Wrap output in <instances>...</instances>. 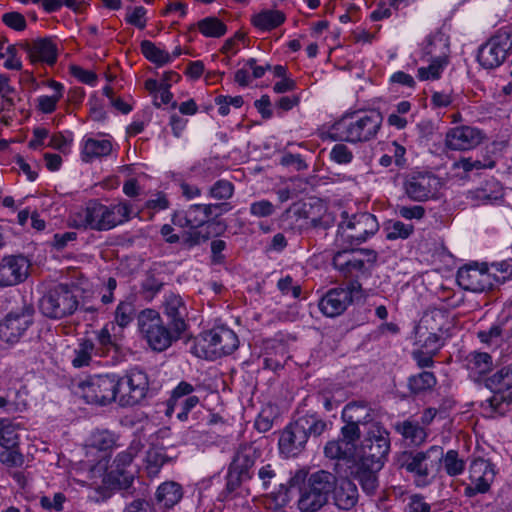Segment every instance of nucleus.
<instances>
[{
	"instance_id": "nucleus-1",
	"label": "nucleus",
	"mask_w": 512,
	"mask_h": 512,
	"mask_svg": "<svg viewBox=\"0 0 512 512\" xmlns=\"http://www.w3.org/2000/svg\"><path fill=\"white\" fill-rule=\"evenodd\" d=\"M131 213L132 205L127 201L107 206L94 200L71 216L70 225L77 229L108 231L127 222Z\"/></svg>"
},
{
	"instance_id": "nucleus-2",
	"label": "nucleus",
	"mask_w": 512,
	"mask_h": 512,
	"mask_svg": "<svg viewBox=\"0 0 512 512\" xmlns=\"http://www.w3.org/2000/svg\"><path fill=\"white\" fill-rule=\"evenodd\" d=\"M394 465L414 479L418 487L429 485L442 467V447L433 445L426 450L406 449L394 456Z\"/></svg>"
},
{
	"instance_id": "nucleus-3",
	"label": "nucleus",
	"mask_w": 512,
	"mask_h": 512,
	"mask_svg": "<svg viewBox=\"0 0 512 512\" xmlns=\"http://www.w3.org/2000/svg\"><path fill=\"white\" fill-rule=\"evenodd\" d=\"M383 116L379 110L347 112L335 123L339 139L348 143H365L375 139L381 129Z\"/></svg>"
},
{
	"instance_id": "nucleus-4",
	"label": "nucleus",
	"mask_w": 512,
	"mask_h": 512,
	"mask_svg": "<svg viewBox=\"0 0 512 512\" xmlns=\"http://www.w3.org/2000/svg\"><path fill=\"white\" fill-rule=\"evenodd\" d=\"M333 483L334 474L326 470H318L308 475L298 487V510L319 512L329 503Z\"/></svg>"
},
{
	"instance_id": "nucleus-5",
	"label": "nucleus",
	"mask_w": 512,
	"mask_h": 512,
	"mask_svg": "<svg viewBox=\"0 0 512 512\" xmlns=\"http://www.w3.org/2000/svg\"><path fill=\"white\" fill-rule=\"evenodd\" d=\"M140 337L154 352L166 351L182 337L167 325L161 314L154 309H144L136 317Z\"/></svg>"
},
{
	"instance_id": "nucleus-6",
	"label": "nucleus",
	"mask_w": 512,
	"mask_h": 512,
	"mask_svg": "<svg viewBox=\"0 0 512 512\" xmlns=\"http://www.w3.org/2000/svg\"><path fill=\"white\" fill-rule=\"evenodd\" d=\"M79 308L75 289L68 284H58L49 289L38 301L40 313L53 320L73 315Z\"/></svg>"
},
{
	"instance_id": "nucleus-7",
	"label": "nucleus",
	"mask_w": 512,
	"mask_h": 512,
	"mask_svg": "<svg viewBox=\"0 0 512 512\" xmlns=\"http://www.w3.org/2000/svg\"><path fill=\"white\" fill-rule=\"evenodd\" d=\"M376 261L374 250L343 249L334 254L332 265L342 277L353 280L368 277Z\"/></svg>"
},
{
	"instance_id": "nucleus-8",
	"label": "nucleus",
	"mask_w": 512,
	"mask_h": 512,
	"mask_svg": "<svg viewBox=\"0 0 512 512\" xmlns=\"http://www.w3.org/2000/svg\"><path fill=\"white\" fill-rule=\"evenodd\" d=\"M343 220L338 226V233L343 242L353 246L360 245L374 235L379 224L376 217L368 212L359 213L348 217L346 211L342 212Z\"/></svg>"
},
{
	"instance_id": "nucleus-9",
	"label": "nucleus",
	"mask_w": 512,
	"mask_h": 512,
	"mask_svg": "<svg viewBox=\"0 0 512 512\" xmlns=\"http://www.w3.org/2000/svg\"><path fill=\"white\" fill-rule=\"evenodd\" d=\"M118 374H99L79 384L81 396L88 404L107 405L116 402Z\"/></svg>"
},
{
	"instance_id": "nucleus-10",
	"label": "nucleus",
	"mask_w": 512,
	"mask_h": 512,
	"mask_svg": "<svg viewBox=\"0 0 512 512\" xmlns=\"http://www.w3.org/2000/svg\"><path fill=\"white\" fill-rule=\"evenodd\" d=\"M135 454L130 451L120 452L113 461L111 469L105 476V482L113 487L123 491V496H134L133 487L135 472L130 469Z\"/></svg>"
},
{
	"instance_id": "nucleus-11",
	"label": "nucleus",
	"mask_w": 512,
	"mask_h": 512,
	"mask_svg": "<svg viewBox=\"0 0 512 512\" xmlns=\"http://www.w3.org/2000/svg\"><path fill=\"white\" fill-rule=\"evenodd\" d=\"M34 307L24 304L21 308L9 312L0 321V340L6 343H17L33 324Z\"/></svg>"
},
{
	"instance_id": "nucleus-12",
	"label": "nucleus",
	"mask_w": 512,
	"mask_h": 512,
	"mask_svg": "<svg viewBox=\"0 0 512 512\" xmlns=\"http://www.w3.org/2000/svg\"><path fill=\"white\" fill-rule=\"evenodd\" d=\"M390 433L382 424H371L361 443V457L385 464L390 452Z\"/></svg>"
},
{
	"instance_id": "nucleus-13",
	"label": "nucleus",
	"mask_w": 512,
	"mask_h": 512,
	"mask_svg": "<svg viewBox=\"0 0 512 512\" xmlns=\"http://www.w3.org/2000/svg\"><path fill=\"white\" fill-rule=\"evenodd\" d=\"M403 188L409 199L423 202L437 194L440 180L429 172H414L406 176Z\"/></svg>"
},
{
	"instance_id": "nucleus-14",
	"label": "nucleus",
	"mask_w": 512,
	"mask_h": 512,
	"mask_svg": "<svg viewBox=\"0 0 512 512\" xmlns=\"http://www.w3.org/2000/svg\"><path fill=\"white\" fill-rule=\"evenodd\" d=\"M361 291V285L357 281L351 282L346 287L330 289L319 301V309L328 317L341 315L353 302V294Z\"/></svg>"
},
{
	"instance_id": "nucleus-15",
	"label": "nucleus",
	"mask_w": 512,
	"mask_h": 512,
	"mask_svg": "<svg viewBox=\"0 0 512 512\" xmlns=\"http://www.w3.org/2000/svg\"><path fill=\"white\" fill-rule=\"evenodd\" d=\"M496 476L495 465L488 459L476 458L469 466L470 484L464 489V495L474 497L490 490Z\"/></svg>"
},
{
	"instance_id": "nucleus-16",
	"label": "nucleus",
	"mask_w": 512,
	"mask_h": 512,
	"mask_svg": "<svg viewBox=\"0 0 512 512\" xmlns=\"http://www.w3.org/2000/svg\"><path fill=\"white\" fill-rule=\"evenodd\" d=\"M162 309L165 323L183 337L189 328V310L185 300L179 294L168 293L164 296Z\"/></svg>"
},
{
	"instance_id": "nucleus-17",
	"label": "nucleus",
	"mask_w": 512,
	"mask_h": 512,
	"mask_svg": "<svg viewBox=\"0 0 512 512\" xmlns=\"http://www.w3.org/2000/svg\"><path fill=\"white\" fill-rule=\"evenodd\" d=\"M496 273H490L486 266L467 265L457 272V282L461 288L467 291L482 293L493 290L495 287Z\"/></svg>"
},
{
	"instance_id": "nucleus-18",
	"label": "nucleus",
	"mask_w": 512,
	"mask_h": 512,
	"mask_svg": "<svg viewBox=\"0 0 512 512\" xmlns=\"http://www.w3.org/2000/svg\"><path fill=\"white\" fill-rule=\"evenodd\" d=\"M203 341L214 358L231 354L239 345L236 333L225 326H217L205 332Z\"/></svg>"
},
{
	"instance_id": "nucleus-19",
	"label": "nucleus",
	"mask_w": 512,
	"mask_h": 512,
	"mask_svg": "<svg viewBox=\"0 0 512 512\" xmlns=\"http://www.w3.org/2000/svg\"><path fill=\"white\" fill-rule=\"evenodd\" d=\"M508 38L507 34L497 33L483 44L477 55L479 64L486 69H494L500 66L507 56Z\"/></svg>"
},
{
	"instance_id": "nucleus-20",
	"label": "nucleus",
	"mask_w": 512,
	"mask_h": 512,
	"mask_svg": "<svg viewBox=\"0 0 512 512\" xmlns=\"http://www.w3.org/2000/svg\"><path fill=\"white\" fill-rule=\"evenodd\" d=\"M29 262L22 255L5 256L0 261V287L14 286L28 276Z\"/></svg>"
},
{
	"instance_id": "nucleus-21",
	"label": "nucleus",
	"mask_w": 512,
	"mask_h": 512,
	"mask_svg": "<svg viewBox=\"0 0 512 512\" xmlns=\"http://www.w3.org/2000/svg\"><path fill=\"white\" fill-rule=\"evenodd\" d=\"M383 467L384 465L377 461H367L360 456L354 461L351 474L359 482L365 493L373 495L379 486L378 473Z\"/></svg>"
},
{
	"instance_id": "nucleus-22",
	"label": "nucleus",
	"mask_w": 512,
	"mask_h": 512,
	"mask_svg": "<svg viewBox=\"0 0 512 512\" xmlns=\"http://www.w3.org/2000/svg\"><path fill=\"white\" fill-rule=\"evenodd\" d=\"M484 139L483 132L472 126L462 125L450 129L446 133L445 143L451 150H470L478 146Z\"/></svg>"
},
{
	"instance_id": "nucleus-23",
	"label": "nucleus",
	"mask_w": 512,
	"mask_h": 512,
	"mask_svg": "<svg viewBox=\"0 0 512 512\" xmlns=\"http://www.w3.org/2000/svg\"><path fill=\"white\" fill-rule=\"evenodd\" d=\"M451 327L449 313L445 309L431 308L428 309L420 319L419 324L415 327V334L425 336L427 333L435 335L437 333L444 334Z\"/></svg>"
},
{
	"instance_id": "nucleus-24",
	"label": "nucleus",
	"mask_w": 512,
	"mask_h": 512,
	"mask_svg": "<svg viewBox=\"0 0 512 512\" xmlns=\"http://www.w3.org/2000/svg\"><path fill=\"white\" fill-rule=\"evenodd\" d=\"M18 46L24 50L32 63L45 62L53 65L57 61L56 45L48 38H41L29 43L21 42Z\"/></svg>"
},
{
	"instance_id": "nucleus-25",
	"label": "nucleus",
	"mask_w": 512,
	"mask_h": 512,
	"mask_svg": "<svg viewBox=\"0 0 512 512\" xmlns=\"http://www.w3.org/2000/svg\"><path fill=\"white\" fill-rule=\"evenodd\" d=\"M334 488L331 491L334 505L344 511L354 508L359 500L358 488L354 482L345 478L338 482L334 475Z\"/></svg>"
},
{
	"instance_id": "nucleus-26",
	"label": "nucleus",
	"mask_w": 512,
	"mask_h": 512,
	"mask_svg": "<svg viewBox=\"0 0 512 512\" xmlns=\"http://www.w3.org/2000/svg\"><path fill=\"white\" fill-rule=\"evenodd\" d=\"M307 441L306 434H303L297 424L292 422L281 433L279 450L287 457H295L305 449Z\"/></svg>"
},
{
	"instance_id": "nucleus-27",
	"label": "nucleus",
	"mask_w": 512,
	"mask_h": 512,
	"mask_svg": "<svg viewBox=\"0 0 512 512\" xmlns=\"http://www.w3.org/2000/svg\"><path fill=\"white\" fill-rule=\"evenodd\" d=\"M125 376L128 390L123 402L137 405L146 397L149 390L148 375L138 368H133L127 371Z\"/></svg>"
},
{
	"instance_id": "nucleus-28",
	"label": "nucleus",
	"mask_w": 512,
	"mask_h": 512,
	"mask_svg": "<svg viewBox=\"0 0 512 512\" xmlns=\"http://www.w3.org/2000/svg\"><path fill=\"white\" fill-rule=\"evenodd\" d=\"M260 457L261 449L257 441L244 442L238 446L230 465L253 476L252 468Z\"/></svg>"
},
{
	"instance_id": "nucleus-29",
	"label": "nucleus",
	"mask_w": 512,
	"mask_h": 512,
	"mask_svg": "<svg viewBox=\"0 0 512 512\" xmlns=\"http://www.w3.org/2000/svg\"><path fill=\"white\" fill-rule=\"evenodd\" d=\"M304 213L307 229L315 233H324L332 228L336 221L333 213L320 203L316 206L310 205L309 209H306V205H304Z\"/></svg>"
},
{
	"instance_id": "nucleus-30",
	"label": "nucleus",
	"mask_w": 512,
	"mask_h": 512,
	"mask_svg": "<svg viewBox=\"0 0 512 512\" xmlns=\"http://www.w3.org/2000/svg\"><path fill=\"white\" fill-rule=\"evenodd\" d=\"M343 422H352L367 429L371 424H381L374 421L373 409L365 402L348 403L342 411Z\"/></svg>"
},
{
	"instance_id": "nucleus-31",
	"label": "nucleus",
	"mask_w": 512,
	"mask_h": 512,
	"mask_svg": "<svg viewBox=\"0 0 512 512\" xmlns=\"http://www.w3.org/2000/svg\"><path fill=\"white\" fill-rule=\"evenodd\" d=\"M183 498V488L175 481L161 483L155 492V504L161 510H170Z\"/></svg>"
},
{
	"instance_id": "nucleus-32",
	"label": "nucleus",
	"mask_w": 512,
	"mask_h": 512,
	"mask_svg": "<svg viewBox=\"0 0 512 512\" xmlns=\"http://www.w3.org/2000/svg\"><path fill=\"white\" fill-rule=\"evenodd\" d=\"M470 193L472 199L482 205L494 204L502 200L504 195L502 185L494 178L486 180Z\"/></svg>"
},
{
	"instance_id": "nucleus-33",
	"label": "nucleus",
	"mask_w": 512,
	"mask_h": 512,
	"mask_svg": "<svg viewBox=\"0 0 512 512\" xmlns=\"http://www.w3.org/2000/svg\"><path fill=\"white\" fill-rule=\"evenodd\" d=\"M356 448V445L339 437L326 443L324 454L329 459L350 462L355 457Z\"/></svg>"
},
{
	"instance_id": "nucleus-34",
	"label": "nucleus",
	"mask_w": 512,
	"mask_h": 512,
	"mask_svg": "<svg viewBox=\"0 0 512 512\" xmlns=\"http://www.w3.org/2000/svg\"><path fill=\"white\" fill-rule=\"evenodd\" d=\"M294 422L297 424L303 434H306L307 439H309V437L317 438L327 429V422L317 414H307L300 416Z\"/></svg>"
},
{
	"instance_id": "nucleus-35",
	"label": "nucleus",
	"mask_w": 512,
	"mask_h": 512,
	"mask_svg": "<svg viewBox=\"0 0 512 512\" xmlns=\"http://www.w3.org/2000/svg\"><path fill=\"white\" fill-rule=\"evenodd\" d=\"M285 14L279 10H263L252 18V24L263 31H270L284 23Z\"/></svg>"
},
{
	"instance_id": "nucleus-36",
	"label": "nucleus",
	"mask_w": 512,
	"mask_h": 512,
	"mask_svg": "<svg viewBox=\"0 0 512 512\" xmlns=\"http://www.w3.org/2000/svg\"><path fill=\"white\" fill-rule=\"evenodd\" d=\"M200 403L199 397L189 396L185 399H179L175 402H167V408L165 414L171 416L176 413V418L179 421H187L189 413L196 408Z\"/></svg>"
},
{
	"instance_id": "nucleus-37",
	"label": "nucleus",
	"mask_w": 512,
	"mask_h": 512,
	"mask_svg": "<svg viewBox=\"0 0 512 512\" xmlns=\"http://www.w3.org/2000/svg\"><path fill=\"white\" fill-rule=\"evenodd\" d=\"M112 151V144L109 140L102 139L96 140L89 138L85 141L82 150V160L84 162H91L94 158L107 156Z\"/></svg>"
},
{
	"instance_id": "nucleus-38",
	"label": "nucleus",
	"mask_w": 512,
	"mask_h": 512,
	"mask_svg": "<svg viewBox=\"0 0 512 512\" xmlns=\"http://www.w3.org/2000/svg\"><path fill=\"white\" fill-rule=\"evenodd\" d=\"M109 325L95 332V355L99 357L107 356L111 351L117 352L119 346L115 338L111 335Z\"/></svg>"
},
{
	"instance_id": "nucleus-39",
	"label": "nucleus",
	"mask_w": 512,
	"mask_h": 512,
	"mask_svg": "<svg viewBox=\"0 0 512 512\" xmlns=\"http://www.w3.org/2000/svg\"><path fill=\"white\" fill-rule=\"evenodd\" d=\"M395 430L415 446L425 442L427 433L418 423L406 420L395 424Z\"/></svg>"
},
{
	"instance_id": "nucleus-40",
	"label": "nucleus",
	"mask_w": 512,
	"mask_h": 512,
	"mask_svg": "<svg viewBox=\"0 0 512 512\" xmlns=\"http://www.w3.org/2000/svg\"><path fill=\"white\" fill-rule=\"evenodd\" d=\"M202 205L204 214L207 216L208 228L214 226L216 234H220L221 232H223L226 226L220 220H218V218L232 209L230 203L221 202L215 204Z\"/></svg>"
},
{
	"instance_id": "nucleus-41",
	"label": "nucleus",
	"mask_w": 512,
	"mask_h": 512,
	"mask_svg": "<svg viewBox=\"0 0 512 512\" xmlns=\"http://www.w3.org/2000/svg\"><path fill=\"white\" fill-rule=\"evenodd\" d=\"M437 384V378L434 373L423 371L421 373L411 375L408 378V388L411 394L419 395L427 391H431Z\"/></svg>"
},
{
	"instance_id": "nucleus-42",
	"label": "nucleus",
	"mask_w": 512,
	"mask_h": 512,
	"mask_svg": "<svg viewBox=\"0 0 512 512\" xmlns=\"http://www.w3.org/2000/svg\"><path fill=\"white\" fill-rule=\"evenodd\" d=\"M466 365L471 373L483 375L492 370L493 360L486 352H470L466 357Z\"/></svg>"
},
{
	"instance_id": "nucleus-43",
	"label": "nucleus",
	"mask_w": 512,
	"mask_h": 512,
	"mask_svg": "<svg viewBox=\"0 0 512 512\" xmlns=\"http://www.w3.org/2000/svg\"><path fill=\"white\" fill-rule=\"evenodd\" d=\"M141 52L149 61L163 66L171 62V56L165 50L158 48L153 42L149 40H143L140 44Z\"/></svg>"
},
{
	"instance_id": "nucleus-44",
	"label": "nucleus",
	"mask_w": 512,
	"mask_h": 512,
	"mask_svg": "<svg viewBox=\"0 0 512 512\" xmlns=\"http://www.w3.org/2000/svg\"><path fill=\"white\" fill-rule=\"evenodd\" d=\"M92 355H95L94 341L82 339L77 349H75V357L72 359V365L75 368L88 366L91 362Z\"/></svg>"
},
{
	"instance_id": "nucleus-45",
	"label": "nucleus",
	"mask_w": 512,
	"mask_h": 512,
	"mask_svg": "<svg viewBox=\"0 0 512 512\" xmlns=\"http://www.w3.org/2000/svg\"><path fill=\"white\" fill-rule=\"evenodd\" d=\"M442 465L450 477L460 475L465 469V461L459 457L458 451L453 449L446 453L442 449Z\"/></svg>"
},
{
	"instance_id": "nucleus-46",
	"label": "nucleus",
	"mask_w": 512,
	"mask_h": 512,
	"mask_svg": "<svg viewBox=\"0 0 512 512\" xmlns=\"http://www.w3.org/2000/svg\"><path fill=\"white\" fill-rule=\"evenodd\" d=\"M447 62L445 54L433 57L428 67H421L418 69V78L422 81L439 79L444 67L447 65Z\"/></svg>"
},
{
	"instance_id": "nucleus-47",
	"label": "nucleus",
	"mask_w": 512,
	"mask_h": 512,
	"mask_svg": "<svg viewBox=\"0 0 512 512\" xmlns=\"http://www.w3.org/2000/svg\"><path fill=\"white\" fill-rule=\"evenodd\" d=\"M485 387L491 392H506L512 387V381L509 377L508 370L505 367L498 370L492 376L485 380Z\"/></svg>"
},
{
	"instance_id": "nucleus-48",
	"label": "nucleus",
	"mask_w": 512,
	"mask_h": 512,
	"mask_svg": "<svg viewBox=\"0 0 512 512\" xmlns=\"http://www.w3.org/2000/svg\"><path fill=\"white\" fill-rule=\"evenodd\" d=\"M197 26L205 37L219 38L227 31L226 25L216 17H206L200 20Z\"/></svg>"
},
{
	"instance_id": "nucleus-49",
	"label": "nucleus",
	"mask_w": 512,
	"mask_h": 512,
	"mask_svg": "<svg viewBox=\"0 0 512 512\" xmlns=\"http://www.w3.org/2000/svg\"><path fill=\"white\" fill-rule=\"evenodd\" d=\"M252 476L242 472L241 470L229 465L226 476V487L223 493L226 497L236 492L243 482L250 480Z\"/></svg>"
},
{
	"instance_id": "nucleus-50",
	"label": "nucleus",
	"mask_w": 512,
	"mask_h": 512,
	"mask_svg": "<svg viewBox=\"0 0 512 512\" xmlns=\"http://www.w3.org/2000/svg\"><path fill=\"white\" fill-rule=\"evenodd\" d=\"M169 460L165 449L162 447H152L147 451L146 462L149 474L156 475L160 468Z\"/></svg>"
},
{
	"instance_id": "nucleus-51",
	"label": "nucleus",
	"mask_w": 512,
	"mask_h": 512,
	"mask_svg": "<svg viewBox=\"0 0 512 512\" xmlns=\"http://www.w3.org/2000/svg\"><path fill=\"white\" fill-rule=\"evenodd\" d=\"M135 317V307L130 301H120L114 313L115 323L121 327H127Z\"/></svg>"
},
{
	"instance_id": "nucleus-52",
	"label": "nucleus",
	"mask_w": 512,
	"mask_h": 512,
	"mask_svg": "<svg viewBox=\"0 0 512 512\" xmlns=\"http://www.w3.org/2000/svg\"><path fill=\"white\" fill-rule=\"evenodd\" d=\"M186 223H189L191 229H197L203 225H208L207 216L204 214L202 204H193L186 211Z\"/></svg>"
},
{
	"instance_id": "nucleus-53",
	"label": "nucleus",
	"mask_w": 512,
	"mask_h": 512,
	"mask_svg": "<svg viewBox=\"0 0 512 512\" xmlns=\"http://www.w3.org/2000/svg\"><path fill=\"white\" fill-rule=\"evenodd\" d=\"M0 446L13 448L19 446V434L16 425L6 419L5 425L0 432Z\"/></svg>"
},
{
	"instance_id": "nucleus-54",
	"label": "nucleus",
	"mask_w": 512,
	"mask_h": 512,
	"mask_svg": "<svg viewBox=\"0 0 512 512\" xmlns=\"http://www.w3.org/2000/svg\"><path fill=\"white\" fill-rule=\"evenodd\" d=\"M234 185L228 180H218L209 188V196L216 200H227L233 196Z\"/></svg>"
},
{
	"instance_id": "nucleus-55",
	"label": "nucleus",
	"mask_w": 512,
	"mask_h": 512,
	"mask_svg": "<svg viewBox=\"0 0 512 512\" xmlns=\"http://www.w3.org/2000/svg\"><path fill=\"white\" fill-rule=\"evenodd\" d=\"M443 335L444 334L440 333H437L435 335L427 333L425 336L415 334V338L416 342L421 345V348L429 352H432V354H436L443 345Z\"/></svg>"
},
{
	"instance_id": "nucleus-56",
	"label": "nucleus",
	"mask_w": 512,
	"mask_h": 512,
	"mask_svg": "<svg viewBox=\"0 0 512 512\" xmlns=\"http://www.w3.org/2000/svg\"><path fill=\"white\" fill-rule=\"evenodd\" d=\"M414 232L412 224H405L401 221H393L388 227L387 238L389 240L407 239Z\"/></svg>"
},
{
	"instance_id": "nucleus-57",
	"label": "nucleus",
	"mask_w": 512,
	"mask_h": 512,
	"mask_svg": "<svg viewBox=\"0 0 512 512\" xmlns=\"http://www.w3.org/2000/svg\"><path fill=\"white\" fill-rule=\"evenodd\" d=\"M0 462L7 467H20L24 464V456L19 447L4 448L0 453Z\"/></svg>"
},
{
	"instance_id": "nucleus-58",
	"label": "nucleus",
	"mask_w": 512,
	"mask_h": 512,
	"mask_svg": "<svg viewBox=\"0 0 512 512\" xmlns=\"http://www.w3.org/2000/svg\"><path fill=\"white\" fill-rule=\"evenodd\" d=\"M114 444V435L107 430L97 431L92 435V446H94L98 450H108L112 448Z\"/></svg>"
},
{
	"instance_id": "nucleus-59",
	"label": "nucleus",
	"mask_w": 512,
	"mask_h": 512,
	"mask_svg": "<svg viewBox=\"0 0 512 512\" xmlns=\"http://www.w3.org/2000/svg\"><path fill=\"white\" fill-rule=\"evenodd\" d=\"M353 157L352 151L343 143L335 144L330 151V159L338 164H348Z\"/></svg>"
},
{
	"instance_id": "nucleus-60",
	"label": "nucleus",
	"mask_w": 512,
	"mask_h": 512,
	"mask_svg": "<svg viewBox=\"0 0 512 512\" xmlns=\"http://www.w3.org/2000/svg\"><path fill=\"white\" fill-rule=\"evenodd\" d=\"M396 212L407 220H421L426 214L425 208L421 205H398Z\"/></svg>"
},
{
	"instance_id": "nucleus-61",
	"label": "nucleus",
	"mask_w": 512,
	"mask_h": 512,
	"mask_svg": "<svg viewBox=\"0 0 512 512\" xmlns=\"http://www.w3.org/2000/svg\"><path fill=\"white\" fill-rule=\"evenodd\" d=\"M278 289L283 295L291 294L294 299H297L301 295V286L294 284L293 278L287 275L281 278L277 283Z\"/></svg>"
},
{
	"instance_id": "nucleus-62",
	"label": "nucleus",
	"mask_w": 512,
	"mask_h": 512,
	"mask_svg": "<svg viewBox=\"0 0 512 512\" xmlns=\"http://www.w3.org/2000/svg\"><path fill=\"white\" fill-rule=\"evenodd\" d=\"M344 423L345 425L340 430V438L357 446V442L361 437L360 426L352 422Z\"/></svg>"
},
{
	"instance_id": "nucleus-63",
	"label": "nucleus",
	"mask_w": 512,
	"mask_h": 512,
	"mask_svg": "<svg viewBox=\"0 0 512 512\" xmlns=\"http://www.w3.org/2000/svg\"><path fill=\"white\" fill-rule=\"evenodd\" d=\"M2 21L9 28L22 31L26 28L25 17L19 12H8L2 16Z\"/></svg>"
},
{
	"instance_id": "nucleus-64",
	"label": "nucleus",
	"mask_w": 512,
	"mask_h": 512,
	"mask_svg": "<svg viewBox=\"0 0 512 512\" xmlns=\"http://www.w3.org/2000/svg\"><path fill=\"white\" fill-rule=\"evenodd\" d=\"M280 164L285 167H293L296 171H302L308 167L300 154H292L288 152L282 155Z\"/></svg>"
}]
</instances>
